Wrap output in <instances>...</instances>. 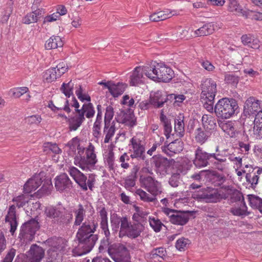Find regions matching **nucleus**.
<instances>
[{
	"label": "nucleus",
	"mask_w": 262,
	"mask_h": 262,
	"mask_svg": "<svg viewBox=\"0 0 262 262\" xmlns=\"http://www.w3.org/2000/svg\"><path fill=\"white\" fill-rule=\"evenodd\" d=\"M98 226L97 222L94 220L86 221L82 224L76 233L78 246L82 250L74 251L76 255L81 256L88 253L93 249L98 239V235L94 234Z\"/></svg>",
	"instance_id": "obj_1"
},
{
	"label": "nucleus",
	"mask_w": 262,
	"mask_h": 262,
	"mask_svg": "<svg viewBox=\"0 0 262 262\" xmlns=\"http://www.w3.org/2000/svg\"><path fill=\"white\" fill-rule=\"evenodd\" d=\"M72 182L65 173L57 176L55 179V186L57 191L62 192L70 190L72 187Z\"/></svg>",
	"instance_id": "obj_14"
},
{
	"label": "nucleus",
	"mask_w": 262,
	"mask_h": 262,
	"mask_svg": "<svg viewBox=\"0 0 262 262\" xmlns=\"http://www.w3.org/2000/svg\"><path fill=\"white\" fill-rule=\"evenodd\" d=\"M83 107H85L84 111H85V114L86 118H91L94 116L95 111L92 103L84 104Z\"/></svg>",
	"instance_id": "obj_63"
},
{
	"label": "nucleus",
	"mask_w": 262,
	"mask_h": 262,
	"mask_svg": "<svg viewBox=\"0 0 262 262\" xmlns=\"http://www.w3.org/2000/svg\"><path fill=\"white\" fill-rule=\"evenodd\" d=\"M120 230L119 231V237L121 236V232L124 230L128 231L131 225L130 223L128 222L127 217L126 216L120 217Z\"/></svg>",
	"instance_id": "obj_59"
},
{
	"label": "nucleus",
	"mask_w": 262,
	"mask_h": 262,
	"mask_svg": "<svg viewBox=\"0 0 262 262\" xmlns=\"http://www.w3.org/2000/svg\"><path fill=\"white\" fill-rule=\"evenodd\" d=\"M229 5L228 10L231 12H235L239 13L243 16V12H245L246 10L241 9L237 0H228Z\"/></svg>",
	"instance_id": "obj_50"
},
{
	"label": "nucleus",
	"mask_w": 262,
	"mask_h": 262,
	"mask_svg": "<svg viewBox=\"0 0 262 262\" xmlns=\"http://www.w3.org/2000/svg\"><path fill=\"white\" fill-rule=\"evenodd\" d=\"M63 46V42L61 38L58 36L53 35L48 40L46 41L45 47L47 50L56 49L58 47H61Z\"/></svg>",
	"instance_id": "obj_32"
},
{
	"label": "nucleus",
	"mask_w": 262,
	"mask_h": 262,
	"mask_svg": "<svg viewBox=\"0 0 262 262\" xmlns=\"http://www.w3.org/2000/svg\"><path fill=\"white\" fill-rule=\"evenodd\" d=\"M73 89L74 84L70 81L67 83H63L60 88L61 92L64 94V95L70 98L71 96H73Z\"/></svg>",
	"instance_id": "obj_49"
},
{
	"label": "nucleus",
	"mask_w": 262,
	"mask_h": 262,
	"mask_svg": "<svg viewBox=\"0 0 262 262\" xmlns=\"http://www.w3.org/2000/svg\"><path fill=\"white\" fill-rule=\"evenodd\" d=\"M144 229V227L141 223H134L130 225L128 231H126L123 235H126L132 239L136 238L140 235Z\"/></svg>",
	"instance_id": "obj_22"
},
{
	"label": "nucleus",
	"mask_w": 262,
	"mask_h": 262,
	"mask_svg": "<svg viewBox=\"0 0 262 262\" xmlns=\"http://www.w3.org/2000/svg\"><path fill=\"white\" fill-rule=\"evenodd\" d=\"M143 72L141 67H137L133 72L130 77V84L132 86H136L142 83Z\"/></svg>",
	"instance_id": "obj_28"
},
{
	"label": "nucleus",
	"mask_w": 262,
	"mask_h": 262,
	"mask_svg": "<svg viewBox=\"0 0 262 262\" xmlns=\"http://www.w3.org/2000/svg\"><path fill=\"white\" fill-rule=\"evenodd\" d=\"M60 100L64 101V105H63V107H56V106L54 105L53 102L52 100L49 102L48 107L54 112H57V111L59 110H63L67 113H70L71 112V110L70 107L69 100L67 99H63L62 98L60 99Z\"/></svg>",
	"instance_id": "obj_44"
},
{
	"label": "nucleus",
	"mask_w": 262,
	"mask_h": 262,
	"mask_svg": "<svg viewBox=\"0 0 262 262\" xmlns=\"http://www.w3.org/2000/svg\"><path fill=\"white\" fill-rule=\"evenodd\" d=\"M254 169H253L252 171H249L246 175V181L251 184V187L254 188L257 184L259 179V176L260 174H257V171L253 173Z\"/></svg>",
	"instance_id": "obj_45"
},
{
	"label": "nucleus",
	"mask_w": 262,
	"mask_h": 262,
	"mask_svg": "<svg viewBox=\"0 0 262 262\" xmlns=\"http://www.w3.org/2000/svg\"><path fill=\"white\" fill-rule=\"evenodd\" d=\"M139 181L141 186L154 196L162 192L160 184L151 176H141Z\"/></svg>",
	"instance_id": "obj_10"
},
{
	"label": "nucleus",
	"mask_w": 262,
	"mask_h": 262,
	"mask_svg": "<svg viewBox=\"0 0 262 262\" xmlns=\"http://www.w3.org/2000/svg\"><path fill=\"white\" fill-rule=\"evenodd\" d=\"M48 243L50 246L49 249L57 252L63 250L65 247L64 240L61 237H54L49 239Z\"/></svg>",
	"instance_id": "obj_29"
},
{
	"label": "nucleus",
	"mask_w": 262,
	"mask_h": 262,
	"mask_svg": "<svg viewBox=\"0 0 262 262\" xmlns=\"http://www.w3.org/2000/svg\"><path fill=\"white\" fill-rule=\"evenodd\" d=\"M239 80V77L235 73L227 74L225 76V81L226 83L236 86Z\"/></svg>",
	"instance_id": "obj_54"
},
{
	"label": "nucleus",
	"mask_w": 262,
	"mask_h": 262,
	"mask_svg": "<svg viewBox=\"0 0 262 262\" xmlns=\"http://www.w3.org/2000/svg\"><path fill=\"white\" fill-rule=\"evenodd\" d=\"M73 212L75 215L74 225L76 226H80L82 224L85 215V210L82 205L79 204L77 208L74 209Z\"/></svg>",
	"instance_id": "obj_35"
},
{
	"label": "nucleus",
	"mask_w": 262,
	"mask_h": 262,
	"mask_svg": "<svg viewBox=\"0 0 262 262\" xmlns=\"http://www.w3.org/2000/svg\"><path fill=\"white\" fill-rule=\"evenodd\" d=\"M177 15L175 11H169L166 10L163 11H159L156 12L150 15L149 19L152 21H159L164 20L168 18L171 17L172 16Z\"/></svg>",
	"instance_id": "obj_24"
},
{
	"label": "nucleus",
	"mask_w": 262,
	"mask_h": 262,
	"mask_svg": "<svg viewBox=\"0 0 262 262\" xmlns=\"http://www.w3.org/2000/svg\"><path fill=\"white\" fill-rule=\"evenodd\" d=\"M52 187L53 185L51 181L50 180H47L37 192L40 195L49 194L50 193Z\"/></svg>",
	"instance_id": "obj_55"
},
{
	"label": "nucleus",
	"mask_w": 262,
	"mask_h": 262,
	"mask_svg": "<svg viewBox=\"0 0 262 262\" xmlns=\"http://www.w3.org/2000/svg\"><path fill=\"white\" fill-rule=\"evenodd\" d=\"M184 118L183 115L179 114L174 119V130L178 134L179 137H182L184 135Z\"/></svg>",
	"instance_id": "obj_38"
},
{
	"label": "nucleus",
	"mask_w": 262,
	"mask_h": 262,
	"mask_svg": "<svg viewBox=\"0 0 262 262\" xmlns=\"http://www.w3.org/2000/svg\"><path fill=\"white\" fill-rule=\"evenodd\" d=\"M166 255L167 252L164 247L154 248L149 253V256L151 259H156L159 257L164 259Z\"/></svg>",
	"instance_id": "obj_46"
},
{
	"label": "nucleus",
	"mask_w": 262,
	"mask_h": 262,
	"mask_svg": "<svg viewBox=\"0 0 262 262\" xmlns=\"http://www.w3.org/2000/svg\"><path fill=\"white\" fill-rule=\"evenodd\" d=\"M79 141L78 138L76 137L73 138L71 140H70L67 144L70 149L73 151H75L76 146L77 147V149L78 150V154L79 155V159H80V156H81V154H82L84 151V148H81L80 146Z\"/></svg>",
	"instance_id": "obj_47"
},
{
	"label": "nucleus",
	"mask_w": 262,
	"mask_h": 262,
	"mask_svg": "<svg viewBox=\"0 0 262 262\" xmlns=\"http://www.w3.org/2000/svg\"><path fill=\"white\" fill-rule=\"evenodd\" d=\"M114 115V112L113 107L111 105L107 106L105 113L104 123H111Z\"/></svg>",
	"instance_id": "obj_58"
},
{
	"label": "nucleus",
	"mask_w": 262,
	"mask_h": 262,
	"mask_svg": "<svg viewBox=\"0 0 262 262\" xmlns=\"http://www.w3.org/2000/svg\"><path fill=\"white\" fill-rule=\"evenodd\" d=\"M69 172L70 176L82 190L85 191L88 188L90 190H93L96 182L95 174H89L88 179L86 176L75 167H70Z\"/></svg>",
	"instance_id": "obj_5"
},
{
	"label": "nucleus",
	"mask_w": 262,
	"mask_h": 262,
	"mask_svg": "<svg viewBox=\"0 0 262 262\" xmlns=\"http://www.w3.org/2000/svg\"><path fill=\"white\" fill-rule=\"evenodd\" d=\"M201 97L209 102L214 101L216 93V84L215 82L210 78L206 79L201 84Z\"/></svg>",
	"instance_id": "obj_11"
},
{
	"label": "nucleus",
	"mask_w": 262,
	"mask_h": 262,
	"mask_svg": "<svg viewBox=\"0 0 262 262\" xmlns=\"http://www.w3.org/2000/svg\"><path fill=\"white\" fill-rule=\"evenodd\" d=\"M195 158L193 163L198 168L205 167L211 165L212 167L220 171H223L225 168V163L227 160L223 158L219 153V147H215V152L205 151L202 147L198 146L194 151Z\"/></svg>",
	"instance_id": "obj_2"
},
{
	"label": "nucleus",
	"mask_w": 262,
	"mask_h": 262,
	"mask_svg": "<svg viewBox=\"0 0 262 262\" xmlns=\"http://www.w3.org/2000/svg\"><path fill=\"white\" fill-rule=\"evenodd\" d=\"M181 175L179 173H173L169 180V184L173 187H177L180 183Z\"/></svg>",
	"instance_id": "obj_60"
},
{
	"label": "nucleus",
	"mask_w": 262,
	"mask_h": 262,
	"mask_svg": "<svg viewBox=\"0 0 262 262\" xmlns=\"http://www.w3.org/2000/svg\"><path fill=\"white\" fill-rule=\"evenodd\" d=\"M69 119L67 123L69 125L70 131L76 130L84 121V120L80 119L76 116H71Z\"/></svg>",
	"instance_id": "obj_41"
},
{
	"label": "nucleus",
	"mask_w": 262,
	"mask_h": 262,
	"mask_svg": "<svg viewBox=\"0 0 262 262\" xmlns=\"http://www.w3.org/2000/svg\"><path fill=\"white\" fill-rule=\"evenodd\" d=\"M140 169L138 165H134L131 169L130 174L124 179V186L126 189H129L136 185L137 173Z\"/></svg>",
	"instance_id": "obj_23"
},
{
	"label": "nucleus",
	"mask_w": 262,
	"mask_h": 262,
	"mask_svg": "<svg viewBox=\"0 0 262 262\" xmlns=\"http://www.w3.org/2000/svg\"><path fill=\"white\" fill-rule=\"evenodd\" d=\"M126 88V85L122 83L118 82L116 84L113 82L110 89V93L113 97H117L124 92Z\"/></svg>",
	"instance_id": "obj_40"
},
{
	"label": "nucleus",
	"mask_w": 262,
	"mask_h": 262,
	"mask_svg": "<svg viewBox=\"0 0 262 262\" xmlns=\"http://www.w3.org/2000/svg\"><path fill=\"white\" fill-rule=\"evenodd\" d=\"M135 193L138 195L140 199L144 202H154L157 200L155 196L150 197L148 193L140 188L137 189Z\"/></svg>",
	"instance_id": "obj_53"
},
{
	"label": "nucleus",
	"mask_w": 262,
	"mask_h": 262,
	"mask_svg": "<svg viewBox=\"0 0 262 262\" xmlns=\"http://www.w3.org/2000/svg\"><path fill=\"white\" fill-rule=\"evenodd\" d=\"M42 16V10L41 9L34 10L32 12L28 13L23 19V23L26 24H30L37 21Z\"/></svg>",
	"instance_id": "obj_25"
},
{
	"label": "nucleus",
	"mask_w": 262,
	"mask_h": 262,
	"mask_svg": "<svg viewBox=\"0 0 262 262\" xmlns=\"http://www.w3.org/2000/svg\"><path fill=\"white\" fill-rule=\"evenodd\" d=\"M209 174H211L212 176V179L214 180V182H216L215 185H221L226 180L224 176L220 174L215 171L210 170V172H208L207 175Z\"/></svg>",
	"instance_id": "obj_56"
},
{
	"label": "nucleus",
	"mask_w": 262,
	"mask_h": 262,
	"mask_svg": "<svg viewBox=\"0 0 262 262\" xmlns=\"http://www.w3.org/2000/svg\"><path fill=\"white\" fill-rule=\"evenodd\" d=\"M228 194H229V200L232 203L237 202H241L243 200V199H244L242 193L232 186H230V188L228 190Z\"/></svg>",
	"instance_id": "obj_42"
},
{
	"label": "nucleus",
	"mask_w": 262,
	"mask_h": 262,
	"mask_svg": "<svg viewBox=\"0 0 262 262\" xmlns=\"http://www.w3.org/2000/svg\"><path fill=\"white\" fill-rule=\"evenodd\" d=\"M153 159L155 166L162 172H166L167 168L174 162L173 159L168 160L160 155L155 156L153 157Z\"/></svg>",
	"instance_id": "obj_18"
},
{
	"label": "nucleus",
	"mask_w": 262,
	"mask_h": 262,
	"mask_svg": "<svg viewBox=\"0 0 262 262\" xmlns=\"http://www.w3.org/2000/svg\"><path fill=\"white\" fill-rule=\"evenodd\" d=\"M230 212L235 216H242L248 215L250 213L247 211V207L244 199L241 202L240 206L232 207Z\"/></svg>",
	"instance_id": "obj_33"
},
{
	"label": "nucleus",
	"mask_w": 262,
	"mask_h": 262,
	"mask_svg": "<svg viewBox=\"0 0 262 262\" xmlns=\"http://www.w3.org/2000/svg\"><path fill=\"white\" fill-rule=\"evenodd\" d=\"M156 81L169 82L173 77V71L170 68L161 63H157Z\"/></svg>",
	"instance_id": "obj_13"
},
{
	"label": "nucleus",
	"mask_w": 262,
	"mask_h": 262,
	"mask_svg": "<svg viewBox=\"0 0 262 262\" xmlns=\"http://www.w3.org/2000/svg\"><path fill=\"white\" fill-rule=\"evenodd\" d=\"M189 240L184 237H182L177 240L176 243V248L180 250H184L189 244Z\"/></svg>",
	"instance_id": "obj_62"
},
{
	"label": "nucleus",
	"mask_w": 262,
	"mask_h": 262,
	"mask_svg": "<svg viewBox=\"0 0 262 262\" xmlns=\"http://www.w3.org/2000/svg\"><path fill=\"white\" fill-rule=\"evenodd\" d=\"M260 114L255 115L253 121V134L257 139H262V116Z\"/></svg>",
	"instance_id": "obj_30"
},
{
	"label": "nucleus",
	"mask_w": 262,
	"mask_h": 262,
	"mask_svg": "<svg viewBox=\"0 0 262 262\" xmlns=\"http://www.w3.org/2000/svg\"><path fill=\"white\" fill-rule=\"evenodd\" d=\"M116 132L115 122L113 121L111 123H104L103 133L105 134L104 143H108L115 135Z\"/></svg>",
	"instance_id": "obj_27"
},
{
	"label": "nucleus",
	"mask_w": 262,
	"mask_h": 262,
	"mask_svg": "<svg viewBox=\"0 0 262 262\" xmlns=\"http://www.w3.org/2000/svg\"><path fill=\"white\" fill-rule=\"evenodd\" d=\"M260 109V101L255 97H250L245 101L244 106V114L245 116L254 115Z\"/></svg>",
	"instance_id": "obj_15"
},
{
	"label": "nucleus",
	"mask_w": 262,
	"mask_h": 262,
	"mask_svg": "<svg viewBox=\"0 0 262 262\" xmlns=\"http://www.w3.org/2000/svg\"><path fill=\"white\" fill-rule=\"evenodd\" d=\"M165 92L157 91L150 95V102L156 108L162 107L165 104Z\"/></svg>",
	"instance_id": "obj_20"
},
{
	"label": "nucleus",
	"mask_w": 262,
	"mask_h": 262,
	"mask_svg": "<svg viewBox=\"0 0 262 262\" xmlns=\"http://www.w3.org/2000/svg\"><path fill=\"white\" fill-rule=\"evenodd\" d=\"M220 127L231 138H236L241 133L234 127V123L231 121L217 120Z\"/></svg>",
	"instance_id": "obj_16"
},
{
	"label": "nucleus",
	"mask_w": 262,
	"mask_h": 262,
	"mask_svg": "<svg viewBox=\"0 0 262 262\" xmlns=\"http://www.w3.org/2000/svg\"><path fill=\"white\" fill-rule=\"evenodd\" d=\"M238 108V104L235 99L225 97L218 101L214 111L217 118L227 119L232 117Z\"/></svg>",
	"instance_id": "obj_3"
},
{
	"label": "nucleus",
	"mask_w": 262,
	"mask_h": 262,
	"mask_svg": "<svg viewBox=\"0 0 262 262\" xmlns=\"http://www.w3.org/2000/svg\"><path fill=\"white\" fill-rule=\"evenodd\" d=\"M110 257L115 262H131L127 248L120 243H114L106 250Z\"/></svg>",
	"instance_id": "obj_7"
},
{
	"label": "nucleus",
	"mask_w": 262,
	"mask_h": 262,
	"mask_svg": "<svg viewBox=\"0 0 262 262\" xmlns=\"http://www.w3.org/2000/svg\"><path fill=\"white\" fill-rule=\"evenodd\" d=\"M241 40L245 46H248L253 49H258L259 47L258 43V40L254 39V37L250 34L243 35L241 37Z\"/></svg>",
	"instance_id": "obj_36"
},
{
	"label": "nucleus",
	"mask_w": 262,
	"mask_h": 262,
	"mask_svg": "<svg viewBox=\"0 0 262 262\" xmlns=\"http://www.w3.org/2000/svg\"><path fill=\"white\" fill-rule=\"evenodd\" d=\"M122 117L115 118V120L119 123L124 124L125 125L133 127L137 124L136 118L134 114L132 113H126L124 111L121 112Z\"/></svg>",
	"instance_id": "obj_19"
},
{
	"label": "nucleus",
	"mask_w": 262,
	"mask_h": 262,
	"mask_svg": "<svg viewBox=\"0 0 262 262\" xmlns=\"http://www.w3.org/2000/svg\"><path fill=\"white\" fill-rule=\"evenodd\" d=\"M101 122L102 120L96 119L93 127V134L96 138H99L101 135L100 129Z\"/></svg>",
	"instance_id": "obj_64"
},
{
	"label": "nucleus",
	"mask_w": 262,
	"mask_h": 262,
	"mask_svg": "<svg viewBox=\"0 0 262 262\" xmlns=\"http://www.w3.org/2000/svg\"><path fill=\"white\" fill-rule=\"evenodd\" d=\"M214 26L212 23H207L195 31V34L199 36H207L213 33Z\"/></svg>",
	"instance_id": "obj_39"
},
{
	"label": "nucleus",
	"mask_w": 262,
	"mask_h": 262,
	"mask_svg": "<svg viewBox=\"0 0 262 262\" xmlns=\"http://www.w3.org/2000/svg\"><path fill=\"white\" fill-rule=\"evenodd\" d=\"M160 119L161 122L163 124L164 129V135H165L167 139H168L170 137V135L172 131V126L171 124V121L164 114L163 110L161 111Z\"/></svg>",
	"instance_id": "obj_34"
},
{
	"label": "nucleus",
	"mask_w": 262,
	"mask_h": 262,
	"mask_svg": "<svg viewBox=\"0 0 262 262\" xmlns=\"http://www.w3.org/2000/svg\"><path fill=\"white\" fill-rule=\"evenodd\" d=\"M149 225L156 232H159L161 231L162 227H165V225L158 219L155 217L149 218Z\"/></svg>",
	"instance_id": "obj_52"
},
{
	"label": "nucleus",
	"mask_w": 262,
	"mask_h": 262,
	"mask_svg": "<svg viewBox=\"0 0 262 262\" xmlns=\"http://www.w3.org/2000/svg\"><path fill=\"white\" fill-rule=\"evenodd\" d=\"M250 205L252 208H257L260 211L262 210V199L254 194L248 195Z\"/></svg>",
	"instance_id": "obj_48"
},
{
	"label": "nucleus",
	"mask_w": 262,
	"mask_h": 262,
	"mask_svg": "<svg viewBox=\"0 0 262 262\" xmlns=\"http://www.w3.org/2000/svg\"><path fill=\"white\" fill-rule=\"evenodd\" d=\"M39 217L36 216L24 223L21 226L19 237L24 241H32L37 230L40 228Z\"/></svg>",
	"instance_id": "obj_6"
},
{
	"label": "nucleus",
	"mask_w": 262,
	"mask_h": 262,
	"mask_svg": "<svg viewBox=\"0 0 262 262\" xmlns=\"http://www.w3.org/2000/svg\"><path fill=\"white\" fill-rule=\"evenodd\" d=\"M5 222L9 223L10 225V232L13 235L18 226L16 214V207L14 205L9 207L8 214L5 217Z\"/></svg>",
	"instance_id": "obj_17"
},
{
	"label": "nucleus",
	"mask_w": 262,
	"mask_h": 262,
	"mask_svg": "<svg viewBox=\"0 0 262 262\" xmlns=\"http://www.w3.org/2000/svg\"><path fill=\"white\" fill-rule=\"evenodd\" d=\"M42 183L40 176H35L29 180L24 186V192L26 193H30L35 191Z\"/></svg>",
	"instance_id": "obj_21"
},
{
	"label": "nucleus",
	"mask_w": 262,
	"mask_h": 262,
	"mask_svg": "<svg viewBox=\"0 0 262 262\" xmlns=\"http://www.w3.org/2000/svg\"><path fill=\"white\" fill-rule=\"evenodd\" d=\"M156 62L151 63L150 65H147L142 67V71L143 73L148 78L156 81L157 72V64L155 65Z\"/></svg>",
	"instance_id": "obj_31"
},
{
	"label": "nucleus",
	"mask_w": 262,
	"mask_h": 262,
	"mask_svg": "<svg viewBox=\"0 0 262 262\" xmlns=\"http://www.w3.org/2000/svg\"><path fill=\"white\" fill-rule=\"evenodd\" d=\"M210 135L209 132L204 130L201 127H198L195 131V141L202 144L207 140Z\"/></svg>",
	"instance_id": "obj_37"
},
{
	"label": "nucleus",
	"mask_w": 262,
	"mask_h": 262,
	"mask_svg": "<svg viewBox=\"0 0 262 262\" xmlns=\"http://www.w3.org/2000/svg\"><path fill=\"white\" fill-rule=\"evenodd\" d=\"M94 149L95 147L92 144L90 143L85 152L86 157L80 156V159H79L78 156H77L75 158V164L83 170H90V167L94 166L97 162Z\"/></svg>",
	"instance_id": "obj_8"
},
{
	"label": "nucleus",
	"mask_w": 262,
	"mask_h": 262,
	"mask_svg": "<svg viewBox=\"0 0 262 262\" xmlns=\"http://www.w3.org/2000/svg\"><path fill=\"white\" fill-rule=\"evenodd\" d=\"M130 143L133 148V154L130 155V157L132 159L145 160V147L141 144V141L134 137L130 139Z\"/></svg>",
	"instance_id": "obj_12"
},
{
	"label": "nucleus",
	"mask_w": 262,
	"mask_h": 262,
	"mask_svg": "<svg viewBox=\"0 0 262 262\" xmlns=\"http://www.w3.org/2000/svg\"><path fill=\"white\" fill-rule=\"evenodd\" d=\"M202 122L204 128L207 130L213 129L216 126L215 119L212 116L207 115L203 116Z\"/></svg>",
	"instance_id": "obj_43"
},
{
	"label": "nucleus",
	"mask_w": 262,
	"mask_h": 262,
	"mask_svg": "<svg viewBox=\"0 0 262 262\" xmlns=\"http://www.w3.org/2000/svg\"><path fill=\"white\" fill-rule=\"evenodd\" d=\"M58 256V252L49 249L47 252L46 262H56Z\"/></svg>",
	"instance_id": "obj_61"
},
{
	"label": "nucleus",
	"mask_w": 262,
	"mask_h": 262,
	"mask_svg": "<svg viewBox=\"0 0 262 262\" xmlns=\"http://www.w3.org/2000/svg\"><path fill=\"white\" fill-rule=\"evenodd\" d=\"M45 214L47 216L53 220L57 224H68L72 219V214L65 213L63 209L50 206L46 208Z\"/></svg>",
	"instance_id": "obj_9"
},
{
	"label": "nucleus",
	"mask_w": 262,
	"mask_h": 262,
	"mask_svg": "<svg viewBox=\"0 0 262 262\" xmlns=\"http://www.w3.org/2000/svg\"><path fill=\"white\" fill-rule=\"evenodd\" d=\"M243 16L246 18H251L256 20H262V13L254 12L252 11L247 10L243 12Z\"/></svg>",
	"instance_id": "obj_57"
},
{
	"label": "nucleus",
	"mask_w": 262,
	"mask_h": 262,
	"mask_svg": "<svg viewBox=\"0 0 262 262\" xmlns=\"http://www.w3.org/2000/svg\"><path fill=\"white\" fill-rule=\"evenodd\" d=\"M197 198L203 199L207 202L216 203L219 202L218 191L216 190L212 192H202L197 194Z\"/></svg>",
	"instance_id": "obj_26"
},
{
	"label": "nucleus",
	"mask_w": 262,
	"mask_h": 262,
	"mask_svg": "<svg viewBox=\"0 0 262 262\" xmlns=\"http://www.w3.org/2000/svg\"><path fill=\"white\" fill-rule=\"evenodd\" d=\"M162 211L169 217L171 224L179 226L186 225L191 217H194L196 212L195 211H182L167 207L162 208Z\"/></svg>",
	"instance_id": "obj_4"
},
{
	"label": "nucleus",
	"mask_w": 262,
	"mask_h": 262,
	"mask_svg": "<svg viewBox=\"0 0 262 262\" xmlns=\"http://www.w3.org/2000/svg\"><path fill=\"white\" fill-rule=\"evenodd\" d=\"M45 77L48 82H52L59 77L55 68H50L47 70Z\"/></svg>",
	"instance_id": "obj_51"
}]
</instances>
